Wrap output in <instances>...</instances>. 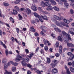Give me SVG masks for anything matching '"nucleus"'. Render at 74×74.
Wrapping results in <instances>:
<instances>
[{
	"instance_id": "obj_30",
	"label": "nucleus",
	"mask_w": 74,
	"mask_h": 74,
	"mask_svg": "<svg viewBox=\"0 0 74 74\" xmlns=\"http://www.w3.org/2000/svg\"><path fill=\"white\" fill-rule=\"evenodd\" d=\"M45 1H47L48 2H49V1H50L51 3V4L52 3V2L54 1L53 0H44Z\"/></svg>"
},
{
	"instance_id": "obj_21",
	"label": "nucleus",
	"mask_w": 74,
	"mask_h": 74,
	"mask_svg": "<svg viewBox=\"0 0 74 74\" xmlns=\"http://www.w3.org/2000/svg\"><path fill=\"white\" fill-rule=\"evenodd\" d=\"M54 29L56 32H61V31L59 29H58V27H56L54 28Z\"/></svg>"
},
{
	"instance_id": "obj_36",
	"label": "nucleus",
	"mask_w": 74,
	"mask_h": 74,
	"mask_svg": "<svg viewBox=\"0 0 74 74\" xmlns=\"http://www.w3.org/2000/svg\"><path fill=\"white\" fill-rule=\"evenodd\" d=\"M21 60V59L19 58H16L15 60V61L16 62H19Z\"/></svg>"
},
{
	"instance_id": "obj_2",
	"label": "nucleus",
	"mask_w": 74,
	"mask_h": 74,
	"mask_svg": "<svg viewBox=\"0 0 74 74\" xmlns=\"http://www.w3.org/2000/svg\"><path fill=\"white\" fill-rule=\"evenodd\" d=\"M41 5H42V7H45V6L46 7H49L50 5H51V4L49 2H45L44 3V2L42 1L41 3Z\"/></svg>"
},
{
	"instance_id": "obj_3",
	"label": "nucleus",
	"mask_w": 74,
	"mask_h": 74,
	"mask_svg": "<svg viewBox=\"0 0 74 74\" xmlns=\"http://www.w3.org/2000/svg\"><path fill=\"white\" fill-rule=\"evenodd\" d=\"M51 19L53 22H55L56 21V19H57V20H58V21H61L62 19L60 17L57 16L55 15H54L53 17H52Z\"/></svg>"
},
{
	"instance_id": "obj_32",
	"label": "nucleus",
	"mask_w": 74,
	"mask_h": 74,
	"mask_svg": "<svg viewBox=\"0 0 74 74\" xmlns=\"http://www.w3.org/2000/svg\"><path fill=\"white\" fill-rule=\"evenodd\" d=\"M23 61L24 62H29V58L24 59Z\"/></svg>"
},
{
	"instance_id": "obj_7",
	"label": "nucleus",
	"mask_w": 74,
	"mask_h": 74,
	"mask_svg": "<svg viewBox=\"0 0 74 74\" xmlns=\"http://www.w3.org/2000/svg\"><path fill=\"white\" fill-rule=\"evenodd\" d=\"M67 45L68 46V47H74V45L72 43H67Z\"/></svg>"
},
{
	"instance_id": "obj_37",
	"label": "nucleus",
	"mask_w": 74,
	"mask_h": 74,
	"mask_svg": "<svg viewBox=\"0 0 74 74\" xmlns=\"http://www.w3.org/2000/svg\"><path fill=\"white\" fill-rule=\"evenodd\" d=\"M27 66L28 67H29V68H31L32 66L30 64H27Z\"/></svg>"
},
{
	"instance_id": "obj_35",
	"label": "nucleus",
	"mask_w": 74,
	"mask_h": 74,
	"mask_svg": "<svg viewBox=\"0 0 74 74\" xmlns=\"http://www.w3.org/2000/svg\"><path fill=\"white\" fill-rule=\"evenodd\" d=\"M55 47H59V42H57L55 45Z\"/></svg>"
},
{
	"instance_id": "obj_50",
	"label": "nucleus",
	"mask_w": 74,
	"mask_h": 74,
	"mask_svg": "<svg viewBox=\"0 0 74 74\" xmlns=\"http://www.w3.org/2000/svg\"><path fill=\"white\" fill-rule=\"evenodd\" d=\"M44 43L45 44H47V40L46 39H44L43 40Z\"/></svg>"
},
{
	"instance_id": "obj_46",
	"label": "nucleus",
	"mask_w": 74,
	"mask_h": 74,
	"mask_svg": "<svg viewBox=\"0 0 74 74\" xmlns=\"http://www.w3.org/2000/svg\"><path fill=\"white\" fill-rule=\"evenodd\" d=\"M55 56L56 57H59L60 56V54L59 53H57L55 54Z\"/></svg>"
},
{
	"instance_id": "obj_39",
	"label": "nucleus",
	"mask_w": 74,
	"mask_h": 74,
	"mask_svg": "<svg viewBox=\"0 0 74 74\" xmlns=\"http://www.w3.org/2000/svg\"><path fill=\"white\" fill-rule=\"evenodd\" d=\"M16 57L17 58H20V59H22V57L19 55H18L16 56Z\"/></svg>"
},
{
	"instance_id": "obj_49",
	"label": "nucleus",
	"mask_w": 74,
	"mask_h": 74,
	"mask_svg": "<svg viewBox=\"0 0 74 74\" xmlns=\"http://www.w3.org/2000/svg\"><path fill=\"white\" fill-rule=\"evenodd\" d=\"M18 16L19 19H22V18H23L22 16H21V14H18Z\"/></svg>"
},
{
	"instance_id": "obj_19",
	"label": "nucleus",
	"mask_w": 74,
	"mask_h": 74,
	"mask_svg": "<svg viewBox=\"0 0 74 74\" xmlns=\"http://www.w3.org/2000/svg\"><path fill=\"white\" fill-rule=\"evenodd\" d=\"M13 12H12L11 14H13L15 15L16 14H17L18 13V12H17V11L15 10H13Z\"/></svg>"
},
{
	"instance_id": "obj_55",
	"label": "nucleus",
	"mask_w": 74,
	"mask_h": 74,
	"mask_svg": "<svg viewBox=\"0 0 74 74\" xmlns=\"http://www.w3.org/2000/svg\"><path fill=\"white\" fill-rule=\"evenodd\" d=\"M46 42L48 44V45H51V43H49V42L48 41H47Z\"/></svg>"
},
{
	"instance_id": "obj_12",
	"label": "nucleus",
	"mask_w": 74,
	"mask_h": 74,
	"mask_svg": "<svg viewBox=\"0 0 74 74\" xmlns=\"http://www.w3.org/2000/svg\"><path fill=\"white\" fill-rule=\"evenodd\" d=\"M0 43L1 44V45H2L3 46H4V48L6 49L7 48V46H5V44H3V42H2V41L0 40Z\"/></svg>"
},
{
	"instance_id": "obj_60",
	"label": "nucleus",
	"mask_w": 74,
	"mask_h": 74,
	"mask_svg": "<svg viewBox=\"0 0 74 74\" xmlns=\"http://www.w3.org/2000/svg\"><path fill=\"white\" fill-rule=\"evenodd\" d=\"M60 1H62V2H63L64 3H66L67 2V1L65 0H60Z\"/></svg>"
},
{
	"instance_id": "obj_23",
	"label": "nucleus",
	"mask_w": 74,
	"mask_h": 74,
	"mask_svg": "<svg viewBox=\"0 0 74 74\" xmlns=\"http://www.w3.org/2000/svg\"><path fill=\"white\" fill-rule=\"evenodd\" d=\"M34 70H35V71H36V72L37 73H38V74H41V72H40V71L38 70H37L35 68L34 69Z\"/></svg>"
},
{
	"instance_id": "obj_52",
	"label": "nucleus",
	"mask_w": 74,
	"mask_h": 74,
	"mask_svg": "<svg viewBox=\"0 0 74 74\" xmlns=\"http://www.w3.org/2000/svg\"><path fill=\"white\" fill-rule=\"evenodd\" d=\"M44 48L45 51H48V48L47 46H45V47H44Z\"/></svg>"
},
{
	"instance_id": "obj_10",
	"label": "nucleus",
	"mask_w": 74,
	"mask_h": 74,
	"mask_svg": "<svg viewBox=\"0 0 74 74\" xmlns=\"http://www.w3.org/2000/svg\"><path fill=\"white\" fill-rule=\"evenodd\" d=\"M30 29V31H31V32H36L35 29H34V27H33V26H32L31 27Z\"/></svg>"
},
{
	"instance_id": "obj_41",
	"label": "nucleus",
	"mask_w": 74,
	"mask_h": 74,
	"mask_svg": "<svg viewBox=\"0 0 74 74\" xmlns=\"http://www.w3.org/2000/svg\"><path fill=\"white\" fill-rule=\"evenodd\" d=\"M67 35L68 36V38L69 40H71V38H70V34H67Z\"/></svg>"
},
{
	"instance_id": "obj_34",
	"label": "nucleus",
	"mask_w": 74,
	"mask_h": 74,
	"mask_svg": "<svg viewBox=\"0 0 74 74\" xmlns=\"http://www.w3.org/2000/svg\"><path fill=\"white\" fill-rule=\"evenodd\" d=\"M3 5L5 7H7V6H8V5H9V4L7 3H3Z\"/></svg>"
},
{
	"instance_id": "obj_64",
	"label": "nucleus",
	"mask_w": 74,
	"mask_h": 74,
	"mask_svg": "<svg viewBox=\"0 0 74 74\" xmlns=\"http://www.w3.org/2000/svg\"><path fill=\"white\" fill-rule=\"evenodd\" d=\"M34 35L36 36H38V34L37 32H36L34 34Z\"/></svg>"
},
{
	"instance_id": "obj_57",
	"label": "nucleus",
	"mask_w": 74,
	"mask_h": 74,
	"mask_svg": "<svg viewBox=\"0 0 74 74\" xmlns=\"http://www.w3.org/2000/svg\"><path fill=\"white\" fill-rule=\"evenodd\" d=\"M51 36H52V37H53V38H55V34H51Z\"/></svg>"
},
{
	"instance_id": "obj_8",
	"label": "nucleus",
	"mask_w": 74,
	"mask_h": 74,
	"mask_svg": "<svg viewBox=\"0 0 74 74\" xmlns=\"http://www.w3.org/2000/svg\"><path fill=\"white\" fill-rule=\"evenodd\" d=\"M53 9V7H52V6H51V5L49 6H48V7L46 8V10L48 11H51V10H52Z\"/></svg>"
},
{
	"instance_id": "obj_16",
	"label": "nucleus",
	"mask_w": 74,
	"mask_h": 74,
	"mask_svg": "<svg viewBox=\"0 0 74 74\" xmlns=\"http://www.w3.org/2000/svg\"><path fill=\"white\" fill-rule=\"evenodd\" d=\"M63 21L65 23H66L69 24L70 23V21L69 20H67L66 18H64L63 19Z\"/></svg>"
},
{
	"instance_id": "obj_15",
	"label": "nucleus",
	"mask_w": 74,
	"mask_h": 74,
	"mask_svg": "<svg viewBox=\"0 0 74 74\" xmlns=\"http://www.w3.org/2000/svg\"><path fill=\"white\" fill-rule=\"evenodd\" d=\"M7 59L5 58L3 59L2 61V63H4V64H5L7 63Z\"/></svg>"
},
{
	"instance_id": "obj_59",
	"label": "nucleus",
	"mask_w": 74,
	"mask_h": 74,
	"mask_svg": "<svg viewBox=\"0 0 74 74\" xmlns=\"http://www.w3.org/2000/svg\"><path fill=\"white\" fill-rule=\"evenodd\" d=\"M59 50H62V46H60L59 47Z\"/></svg>"
},
{
	"instance_id": "obj_29",
	"label": "nucleus",
	"mask_w": 74,
	"mask_h": 74,
	"mask_svg": "<svg viewBox=\"0 0 74 74\" xmlns=\"http://www.w3.org/2000/svg\"><path fill=\"white\" fill-rule=\"evenodd\" d=\"M33 55H34L33 53H31V54H30V56H27V57H29V59H31V58H32V56H33Z\"/></svg>"
},
{
	"instance_id": "obj_18",
	"label": "nucleus",
	"mask_w": 74,
	"mask_h": 74,
	"mask_svg": "<svg viewBox=\"0 0 74 74\" xmlns=\"http://www.w3.org/2000/svg\"><path fill=\"white\" fill-rule=\"evenodd\" d=\"M20 1H21L20 0H16V1H14V4H17L19 3Z\"/></svg>"
},
{
	"instance_id": "obj_43",
	"label": "nucleus",
	"mask_w": 74,
	"mask_h": 74,
	"mask_svg": "<svg viewBox=\"0 0 74 74\" xmlns=\"http://www.w3.org/2000/svg\"><path fill=\"white\" fill-rule=\"evenodd\" d=\"M10 19L13 23H14V20L12 17L10 18Z\"/></svg>"
},
{
	"instance_id": "obj_61",
	"label": "nucleus",
	"mask_w": 74,
	"mask_h": 74,
	"mask_svg": "<svg viewBox=\"0 0 74 74\" xmlns=\"http://www.w3.org/2000/svg\"><path fill=\"white\" fill-rule=\"evenodd\" d=\"M62 33H63L64 34V35H67V33H66V32H64V31H63L62 32Z\"/></svg>"
},
{
	"instance_id": "obj_47",
	"label": "nucleus",
	"mask_w": 74,
	"mask_h": 74,
	"mask_svg": "<svg viewBox=\"0 0 74 74\" xmlns=\"http://www.w3.org/2000/svg\"><path fill=\"white\" fill-rule=\"evenodd\" d=\"M5 52L6 56H8V50H7V49L5 50Z\"/></svg>"
},
{
	"instance_id": "obj_26",
	"label": "nucleus",
	"mask_w": 74,
	"mask_h": 74,
	"mask_svg": "<svg viewBox=\"0 0 74 74\" xmlns=\"http://www.w3.org/2000/svg\"><path fill=\"white\" fill-rule=\"evenodd\" d=\"M74 55L72 54L71 56H70L69 57V59H70V60H72V59H73V58H74Z\"/></svg>"
},
{
	"instance_id": "obj_51",
	"label": "nucleus",
	"mask_w": 74,
	"mask_h": 74,
	"mask_svg": "<svg viewBox=\"0 0 74 74\" xmlns=\"http://www.w3.org/2000/svg\"><path fill=\"white\" fill-rule=\"evenodd\" d=\"M52 4H53L54 5H56V3L55 1H54L53 2H52Z\"/></svg>"
},
{
	"instance_id": "obj_40",
	"label": "nucleus",
	"mask_w": 74,
	"mask_h": 74,
	"mask_svg": "<svg viewBox=\"0 0 74 74\" xmlns=\"http://www.w3.org/2000/svg\"><path fill=\"white\" fill-rule=\"evenodd\" d=\"M66 73H67V74H71V72L70 71H69V69H68V70L66 71Z\"/></svg>"
},
{
	"instance_id": "obj_44",
	"label": "nucleus",
	"mask_w": 74,
	"mask_h": 74,
	"mask_svg": "<svg viewBox=\"0 0 74 74\" xmlns=\"http://www.w3.org/2000/svg\"><path fill=\"white\" fill-rule=\"evenodd\" d=\"M64 4L66 7H67L69 6V4L67 2L64 3Z\"/></svg>"
},
{
	"instance_id": "obj_13",
	"label": "nucleus",
	"mask_w": 74,
	"mask_h": 74,
	"mask_svg": "<svg viewBox=\"0 0 74 74\" xmlns=\"http://www.w3.org/2000/svg\"><path fill=\"white\" fill-rule=\"evenodd\" d=\"M10 63H11V64H12V65H13L14 66H17V65L18 64V63H16V62L14 63L12 61H11L10 62Z\"/></svg>"
},
{
	"instance_id": "obj_25",
	"label": "nucleus",
	"mask_w": 74,
	"mask_h": 74,
	"mask_svg": "<svg viewBox=\"0 0 74 74\" xmlns=\"http://www.w3.org/2000/svg\"><path fill=\"white\" fill-rule=\"evenodd\" d=\"M21 63L22 64V65H23V66H26L27 65V64H26V63H25V62H23V61H22L21 62Z\"/></svg>"
},
{
	"instance_id": "obj_58",
	"label": "nucleus",
	"mask_w": 74,
	"mask_h": 74,
	"mask_svg": "<svg viewBox=\"0 0 74 74\" xmlns=\"http://www.w3.org/2000/svg\"><path fill=\"white\" fill-rule=\"evenodd\" d=\"M51 26H52V27H56V26L55 25L53 24H51Z\"/></svg>"
},
{
	"instance_id": "obj_62",
	"label": "nucleus",
	"mask_w": 74,
	"mask_h": 74,
	"mask_svg": "<svg viewBox=\"0 0 74 74\" xmlns=\"http://www.w3.org/2000/svg\"><path fill=\"white\" fill-rule=\"evenodd\" d=\"M25 52L27 53H29V50L27 49H25Z\"/></svg>"
},
{
	"instance_id": "obj_17",
	"label": "nucleus",
	"mask_w": 74,
	"mask_h": 74,
	"mask_svg": "<svg viewBox=\"0 0 74 74\" xmlns=\"http://www.w3.org/2000/svg\"><path fill=\"white\" fill-rule=\"evenodd\" d=\"M14 9L17 11H20V10L19 8V7L17 6H15L14 7Z\"/></svg>"
},
{
	"instance_id": "obj_31",
	"label": "nucleus",
	"mask_w": 74,
	"mask_h": 74,
	"mask_svg": "<svg viewBox=\"0 0 74 74\" xmlns=\"http://www.w3.org/2000/svg\"><path fill=\"white\" fill-rule=\"evenodd\" d=\"M12 71L13 72L14 71H15L16 70V67H12Z\"/></svg>"
},
{
	"instance_id": "obj_6",
	"label": "nucleus",
	"mask_w": 74,
	"mask_h": 74,
	"mask_svg": "<svg viewBox=\"0 0 74 74\" xmlns=\"http://www.w3.org/2000/svg\"><path fill=\"white\" fill-rule=\"evenodd\" d=\"M32 10L33 11H36L37 10V8L34 5V4H33L31 7Z\"/></svg>"
},
{
	"instance_id": "obj_42",
	"label": "nucleus",
	"mask_w": 74,
	"mask_h": 74,
	"mask_svg": "<svg viewBox=\"0 0 74 74\" xmlns=\"http://www.w3.org/2000/svg\"><path fill=\"white\" fill-rule=\"evenodd\" d=\"M16 29L17 31V32L18 34L19 33V29L18 28H16Z\"/></svg>"
},
{
	"instance_id": "obj_4",
	"label": "nucleus",
	"mask_w": 74,
	"mask_h": 74,
	"mask_svg": "<svg viewBox=\"0 0 74 74\" xmlns=\"http://www.w3.org/2000/svg\"><path fill=\"white\" fill-rule=\"evenodd\" d=\"M34 15L35 16H36V18H38L40 21L42 22H43V20L41 19V16H39V15H38V14L37 13L35 12L34 13Z\"/></svg>"
},
{
	"instance_id": "obj_38",
	"label": "nucleus",
	"mask_w": 74,
	"mask_h": 74,
	"mask_svg": "<svg viewBox=\"0 0 74 74\" xmlns=\"http://www.w3.org/2000/svg\"><path fill=\"white\" fill-rule=\"evenodd\" d=\"M27 10L28 12V13L29 14H31V10H29V9L28 8H27Z\"/></svg>"
},
{
	"instance_id": "obj_54",
	"label": "nucleus",
	"mask_w": 74,
	"mask_h": 74,
	"mask_svg": "<svg viewBox=\"0 0 74 74\" xmlns=\"http://www.w3.org/2000/svg\"><path fill=\"white\" fill-rule=\"evenodd\" d=\"M67 55H70V56H71V55H73V54H72V53H71V52H69L67 53Z\"/></svg>"
},
{
	"instance_id": "obj_1",
	"label": "nucleus",
	"mask_w": 74,
	"mask_h": 74,
	"mask_svg": "<svg viewBox=\"0 0 74 74\" xmlns=\"http://www.w3.org/2000/svg\"><path fill=\"white\" fill-rule=\"evenodd\" d=\"M56 24L57 26H58L61 27H63V26H66V27H69L68 25L64 23L63 21H61L60 23H59L58 22H56Z\"/></svg>"
},
{
	"instance_id": "obj_56",
	"label": "nucleus",
	"mask_w": 74,
	"mask_h": 74,
	"mask_svg": "<svg viewBox=\"0 0 74 74\" xmlns=\"http://www.w3.org/2000/svg\"><path fill=\"white\" fill-rule=\"evenodd\" d=\"M65 68L66 70V71L68 70H69V69L68 68H67V66H65Z\"/></svg>"
},
{
	"instance_id": "obj_27",
	"label": "nucleus",
	"mask_w": 74,
	"mask_h": 74,
	"mask_svg": "<svg viewBox=\"0 0 74 74\" xmlns=\"http://www.w3.org/2000/svg\"><path fill=\"white\" fill-rule=\"evenodd\" d=\"M45 28L46 27H45L43 26H42L41 27V29L42 30V31H44V32H46V31H44V29H45Z\"/></svg>"
},
{
	"instance_id": "obj_14",
	"label": "nucleus",
	"mask_w": 74,
	"mask_h": 74,
	"mask_svg": "<svg viewBox=\"0 0 74 74\" xmlns=\"http://www.w3.org/2000/svg\"><path fill=\"white\" fill-rule=\"evenodd\" d=\"M53 9L57 11H59V8H57L56 6H54L53 8Z\"/></svg>"
},
{
	"instance_id": "obj_9",
	"label": "nucleus",
	"mask_w": 74,
	"mask_h": 74,
	"mask_svg": "<svg viewBox=\"0 0 74 74\" xmlns=\"http://www.w3.org/2000/svg\"><path fill=\"white\" fill-rule=\"evenodd\" d=\"M52 72L53 73H58V70L56 68L53 69L52 70Z\"/></svg>"
},
{
	"instance_id": "obj_48",
	"label": "nucleus",
	"mask_w": 74,
	"mask_h": 74,
	"mask_svg": "<svg viewBox=\"0 0 74 74\" xmlns=\"http://www.w3.org/2000/svg\"><path fill=\"white\" fill-rule=\"evenodd\" d=\"M8 67V66L7 65H6V64H5L4 65V69H7Z\"/></svg>"
},
{
	"instance_id": "obj_22",
	"label": "nucleus",
	"mask_w": 74,
	"mask_h": 74,
	"mask_svg": "<svg viewBox=\"0 0 74 74\" xmlns=\"http://www.w3.org/2000/svg\"><path fill=\"white\" fill-rule=\"evenodd\" d=\"M47 63H50V62H51V59L49 58H47Z\"/></svg>"
},
{
	"instance_id": "obj_33",
	"label": "nucleus",
	"mask_w": 74,
	"mask_h": 74,
	"mask_svg": "<svg viewBox=\"0 0 74 74\" xmlns=\"http://www.w3.org/2000/svg\"><path fill=\"white\" fill-rule=\"evenodd\" d=\"M70 70L71 71V72H72V73H74V69L72 68L71 67L70 68Z\"/></svg>"
},
{
	"instance_id": "obj_24",
	"label": "nucleus",
	"mask_w": 74,
	"mask_h": 74,
	"mask_svg": "<svg viewBox=\"0 0 74 74\" xmlns=\"http://www.w3.org/2000/svg\"><path fill=\"white\" fill-rule=\"evenodd\" d=\"M5 72L4 74H12L11 72H8L7 70H5Z\"/></svg>"
},
{
	"instance_id": "obj_53",
	"label": "nucleus",
	"mask_w": 74,
	"mask_h": 74,
	"mask_svg": "<svg viewBox=\"0 0 74 74\" xmlns=\"http://www.w3.org/2000/svg\"><path fill=\"white\" fill-rule=\"evenodd\" d=\"M38 9L39 11H42V8L41 7H39L38 8Z\"/></svg>"
},
{
	"instance_id": "obj_20",
	"label": "nucleus",
	"mask_w": 74,
	"mask_h": 74,
	"mask_svg": "<svg viewBox=\"0 0 74 74\" xmlns=\"http://www.w3.org/2000/svg\"><path fill=\"white\" fill-rule=\"evenodd\" d=\"M41 17L42 18L44 19V20H45L46 21H47V20H48V18H47V17L46 16H41Z\"/></svg>"
},
{
	"instance_id": "obj_45",
	"label": "nucleus",
	"mask_w": 74,
	"mask_h": 74,
	"mask_svg": "<svg viewBox=\"0 0 74 74\" xmlns=\"http://www.w3.org/2000/svg\"><path fill=\"white\" fill-rule=\"evenodd\" d=\"M70 12L71 14H73L74 12V11H73V9H71L70 10Z\"/></svg>"
},
{
	"instance_id": "obj_11",
	"label": "nucleus",
	"mask_w": 74,
	"mask_h": 74,
	"mask_svg": "<svg viewBox=\"0 0 74 74\" xmlns=\"http://www.w3.org/2000/svg\"><path fill=\"white\" fill-rule=\"evenodd\" d=\"M68 64L69 66H71V65H72V66H73V67H74V61H73L72 62V63H71V62H68Z\"/></svg>"
},
{
	"instance_id": "obj_28",
	"label": "nucleus",
	"mask_w": 74,
	"mask_h": 74,
	"mask_svg": "<svg viewBox=\"0 0 74 74\" xmlns=\"http://www.w3.org/2000/svg\"><path fill=\"white\" fill-rule=\"evenodd\" d=\"M58 40L60 41H63V39L60 36H59L58 38Z\"/></svg>"
},
{
	"instance_id": "obj_63",
	"label": "nucleus",
	"mask_w": 74,
	"mask_h": 74,
	"mask_svg": "<svg viewBox=\"0 0 74 74\" xmlns=\"http://www.w3.org/2000/svg\"><path fill=\"white\" fill-rule=\"evenodd\" d=\"M31 23L32 24H34V23H35V21L34 20H32V21Z\"/></svg>"
},
{
	"instance_id": "obj_5",
	"label": "nucleus",
	"mask_w": 74,
	"mask_h": 74,
	"mask_svg": "<svg viewBox=\"0 0 74 74\" xmlns=\"http://www.w3.org/2000/svg\"><path fill=\"white\" fill-rule=\"evenodd\" d=\"M57 62V60H54L52 61V62L50 64L51 66L53 68H54L56 65V64L55 63Z\"/></svg>"
}]
</instances>
